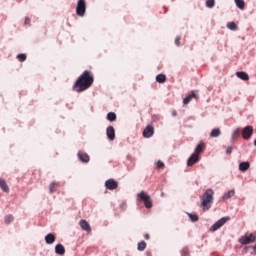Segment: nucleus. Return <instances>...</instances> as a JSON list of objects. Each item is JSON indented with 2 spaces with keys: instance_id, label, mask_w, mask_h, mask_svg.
<instances>
[{
  "instance_id": "nucleus-29",
  "label": "nucleus",
  "mask_w": 256,
  "mask_h": 256,
  "mask_svg": "<svg viewBox=\"0 0 256 256\" xmlns=\"http://www.w3.org/2000/svg\"><path fill=\"white\" fill-rule=\"evenodd\" d=\"M13 215L9 214V215H6L5 218H4V221L6 223V225H9V223H13Z\"/></svg>"
},
{
  "instance_id": "nucleus-35",
  "label": "nucleus",
  "mask_w": 256,
  "mask_h": 256,
  "mask_svg": "<svg viewBox=\"0 0 256 256\" xmlns=\"http://www.w3.org/2000/svg\"><path fill=\"white\" fill-rule=\"evenodd\" d=\"M182 256H189V248L182 249Z\"/></svg>"
},
{
  "instance_id": "nucleus-5",
  "label": "nucleus",
  "mask_w": 256,
  "mask_h": 256,
  "mask_svg": "<svg viewBox=\"0 0 256 256\" xmlns=\"http://www.w3.org/2000/svg\"><path fill=\"white\" fill-rule=\"evenodd\" d=\"M229 219H231L229 216L219 219L215 224L211 226L210 231L213 232V231H217L218 229H221V227H223V225H225V223H227Z\"/></svg>"
},
{
  "instance_id": "nucleus-26",
  "label": "nucleus",
  "mask_w": 256,
  "mask_h": 256,
  "mask_svg": "<svg viewBox=\"0 0 256 256\" xmlns=\"http://www.w3.org/2000/svg\"><path fill=\"white\" fill-rule=\"evenodd\" d=\"M219 135H221V129L219 128L213 129L210 133V137L212 138L219 137Z\"/></svg>"
},
{
  "instance_id": "nucleus-28",
  "label": "nucleus",
  "mask_w": 256,
  "mask_h": 256,
  "mask_svg": "<svg viewBox=\"0 0 256 256\" xmlns=\"http://www.w3.org/2000/svg\"><path fill=\"white\" fill-rule=\"evenodd\" d=\"M227 28L230 29V31H237L238 29L237 24H235V22H228Z\"/></svg>"
},
{
  "instance_id": "nucleus-21",
  "label": "nucleus",
  "mask_w": 256,
  "mask_h": 256,
  "mask_svg": "<svg viewBox=\"0 0 256 256\" xmlns=\"http://www.w3.org/2000/svg\"><path fill=\"white\" fill-rule=\"evenodd\" d=\"M249 167H251V164L249 162H241L239 164V170L242 172H245L249 169Z\"/></svg>"
},
{
  "instance_id": "nucleus-12",
  "label": "nucleus",
  "mask_w": 256,
  "mask_h": 256,
  "mask_svg": "<svg viewBox=\"0 0 256 256\" xmlns=\"http://www.w3.org/2000/svg\"><path fill=\"white\" fill-rule=\"evenodd\" d=\"M78 159L82 162V163H89L90 161V157L89 154H87L86 152L83 151H79L78 154Z\"/></svg>"
},
{
  "instance_id": "nucleus-4",
  "label": "nucleus",
  "mask_w": 256,
  "mask_h": 256,
  "mask_svg": "<svg viewBox=\"0 0 256 256\" xmlns=\"http://www.w3.org/2000/svg\"><path fill=\"white\" fill-rule=\"evenodd\" d=\"M87 11V2L85 0H78L76 7V14L79 17H85V12Z\"/></svg>"
},
{
  "instance_id": "nucleus-11",
  "label": "nucleus",
  "mask_w": 256,
  "mask_h": 256,
  "mask_svg": "<svg viewBox=\"0 0 256 256\" xmlns=\"http://www.w3.org/2000/svg\"><path fill=\"white\" fill-rule=\"evenodd\" d=\"M106 135L109 141H115V128L113 126H108L106 129Z\"/></svg>"
},
{
  "instance_id": "nucleus-17",
  "label": "nucleus",
  "mask_w": 256,
  "mask_h": 256,
  "mask_svg": "<svg viewBox=\"0 0 256 256\" xmlns=\"http://www.w3.org/2000/svg\"><path fill=\"white\" fill-rule=\"evenodd\" d=\"M236 77H238V79H241L242 81H249V74L244 71L236 72Z\"/></svg>"
},
{
  "instance_id": "nucleus-40",
  "label": "nucleus",
  "mask_w": 256,
  "mask_h": 256,
  "mask_svg": "<svg viewBox=\"0 0 256 256\" xmlns=\"http://www.w3.org/2000/svg\"><path fill=\"white\" fill-rule=\"evenodd\" d=\"M172 115H173V117H177V112L174 111V112L172 113Z\"/></svg>"
},
{
  "instance_id": "nucleus-6",
  "label": "nucleus",
  "mask_w": 256,
  "mask_h": 256,
  "mask_svg": "<svg viewBox=\"0 0 256 256\" xmlns=\"http://www.w3.org/2000/svg\"><path fill=\"white\" fill-rule=\"evenodd\" d=\"M229 219H231L229 216L219 219L215 224L211 226L210 231L213 232V231H217L218 229H221V227H223V225H225V223H227Z\"/></svg>"
},
{
  "instance_id": "nucleus-23",
  "label": "nucleus",
  "mask_w": 256,
  "mask_h": 256,
  "mask_svg": "<svg viewBox=\"0 0 256 256\" xmlns=\"http://www.w3.org/2000/svg\"><path fill=\"white\" fill-rule=\"evenodd\" d=\"M156 81L157 83H165V81H167V76H165V74H158L156 76Z\"/></svg>"
},
{
  "instance_id": "nucleus-27",
  "label": "nucleus",
  "mask_w": 256,
  "mask_h": 256,
  "mask_svg": "<svg viewBox=\"0 0 256 256\" xmlns=\"http://www.w3.org/2000/svg\"><path fill=\"white\" fill-rule=\"evenodd\" d=\"M235 195V190H230L228 191L224 196H223V201H227V199H231Z\"/></svg>"
},
{
  "instance_id": "nucleus-13",
  "label": "nucleus",
  "mask_w": 256,
  "mask_h": 256,
  "mask_svg": "<svg viewBox=\"0 0 256 256\" xmlns=\"http://www.w3.org/2000/svg\"><path fill=\"white\" fill-rule=\"evenodd\" d=\"M79 225L83 231H87V233H91V225L87 222V220H80Z\"/></svg>"
},
{
  "instance_id": "nucleus-33",
  "label": "nucleus",
  "mask_w": 256,
  "mask_h": 256,
  "mask_svg": "<svg viewBox=\"0 0 256 256\" xmlns=\"http://www.w3.org/2000/svg\"><path fill=\"white\" fill-rule=\"evenodd\" d=\"M17 59H18V61H20V63H23V61L27 60V55H25V54H18Z\"/></svg>"
},
{
  "instance_id": "nucleus-30",
  "label": "nucleus",
  "mask_w": 256,
  "mask_h": 256,
  "mask_svg": "<svg viewBox=\"0 0 256 256\" xmlns=\"http://www.w3.org/2000/svg\"><path fill=\"white\" fill-rule=\"evenodd\" d=\"M144 249H147V243L145 241H141L138 243V251H143Z\"/></svg>"
},
{
  "instance_id": "nucleus-18",
  "label": "nucleus",
  "mask_w": 256,
  "mask_h": 256,
  "mask_svg": "<svg viewBox=\"0 0 256 256\" xmlns=\"http://www.w3.org/2000/svg\"><path fill=\"white\" fill-rule=\"evenodd\" d=\"M0 189H2L4 193H9V185H7V182L3 178H0Z\"/></svg>"
},
{
  "instance_id": "nucleus-8",
  "label": "nucleus",
  "mask_w": 256,
  "mask_h": 256,
  "mask_svg": "<svg viewBox=\"0 0 256 256\" xmlns=\"http://www.w3.org/2000/svg\"><path fill=\"white\" fill-rule=\"evenodd\" d=\"M253 126H246L244 127V129L242 130V137L243 139L247 140V139H251V137L253 136Z\"/></svg>"
},
{
  "instance_id": "nucleus-10",
  "label": "nucleus",
  "mask_w": 256,
  "mask_h": 256,
  "mask_svg": "<svg viewBox=\"0 0 256 256\" xmlns=\"http://www.w3.org/2000/svg\"><path fill=\"white\" fill-rule=\"evenodd\" d=\"M153 133H155V128L151 125H148L143 131V137L149 139V137H153Z\"/></svg>"
},
{
  "instance_id": "nucleus-1",
  "label": "nucleus",
  "mask_w": 256,
  "mask_h": 256,
  "mask_svg": "<svg viewBox=\"0 0 256 256\" xmlns=\"http://www.w3.org/2000/svg\"><path fill=\"white\" fill-rule=\"evenodd\" d=\"M93 81V74H91L90 71L85 70L75 82L73 89L77 93H82V91H87V89L93 85Z\"/></svg>"
},
{
  "instance_id": "nucleus-3",
  "label": "nucleus",
  "mask_w": 256,
  "mask_h": 256,
  "mask_svg": "<svg viewBox=\"0 0 256 256\" xmlns=\"http://www.w3.org/2000/svg\"><path fill=\"white\" fill-rule=\"evenodd\" d=\"M137 199H138V201H141L142 203H144L146 209H151V207H153V202L151 201V196H149L147 193H145V191H141L137 195Z\"/></svg>"
},
{
  "instance_id": "nucleus-16",
  "label": "nucleus",
  "mask_w": 256,
  "mask_h": 256,
  "mask_svg": "<svg viewBox=\"0 0 256 256\" xmlns=\"http://www.w3.org/2000/svg\"><path fill=\"white\" fill-rule=\"evenodd\" d=\"M203 151H205V143L200 142V143L197 145L194 154H195V155H198V157H199V155H201V153H203Z\"/></svg>"
},
{
  "instance_id": "nucleus-7",
  "label": "nucleus",
  "mask_w": 256,
  "mask_h": 256,
  "mask_svg": "<svg viewBox=\"0 0 256 256\" xmlns=\"http://www.w3.org/2000/svg\"><path fill=\"white\" fill-rule=\"evenodd\" d=\"M256 241V237L253 234H250L249 236H242L239 239V243H241V245H249L250 243H255Z\"/></svg>"
},
{
  "instance_id": "nucleus-2",
  "label": "nucleus",
  "mask_w": 256,
  "mask_h": 256,
  "mask_svg": "<svg viewBox=\"0 0 256 256\" xmlns=\"http://www.w3.org/2000/svg\"><path fill=\"white\" fill-rule=\"evenodd\" d=\"M213 195H215L213 189H207L200 197L201 208L203 211H209V209H211L214 201Z\"/></svg>"
},
{
  "instance_id": "nucleus-38",
  "label": "nucleus",
  "mask_w": 256,
  "mask_h": 256,
  "mask_svg": "<svg viewBox=\"0 0 256 256\" xmlns=\"http://www.w3.org/2000/svg\"><path fill=\"white\" fill-rule=\"evenodd\" d=\"M24 24L25 25H31V19L29 17H26L25 21H24Z\"/></svg>"
},
{
  "instance_id": "nucleus-39",
  "label": "nucleus",
  "mask_w": 256,
  "mask_h": 256,
  "mask_svg": "<svg viewBox=\"0 0 256 256\" xmlns=\"http://www.w3.org/2000/svg\"><path fill=\"white\" fill-rule=\"evenodd\" d=\"M144 238L147 239V240H149V234H145V235H144Z\"/></svg>"
},
{
  "instance_id": "nucleus-19",
  "label": "nucleus",
  "mask_w": 256,
  "mask_h": 256,
  "mask_svg": "<svg viewBox=\"0 0 256 256\" xmlns=\"http://www.w3.org/2000/svg\"><path fill=\"white\" fill-rule=\"evenodd\" d=\"M55 254L65 255V247L63 246V244H58L55 246Z\"/></svg>"
},
{
  "instance_id": "nucleus-9",
  "label": "nucleus",
  "mask_w": 256,
  "mask_h": 256,
  "mask_svg": "<svg viewBox=\"0 0 256 256\" xmlns=\"http://www.w3.org/2000/svg\"><path fill=\"white\" fill-rule=\"evenodd\" d=\"M106 189H109L110 191H113L119 187V183L115 181L114 179H109L105 182Z\"/></svg>"
},
{
  "instance_id": "nucleus-32",
  "label": "nucleus",
  "mask_w": 256,
  "mask_h": 256,
  "mask_svg": "<svg viewBox=\"0 0 256 256\" xmlns=\"http://www.w3.org/2000/svg\"><path fill=\"white\" fill-rule=\"evenodd\" d=\"M206 7H208L209 9H213V7H215V0H207Z\"/></svg>"
},
{
  "instance_id": "nucleus-37",
  "label": "nucleus",
  "mask_w": 256,
  "mask_h": 256,
  "mask_svg": "<svg viewBox=\"0 0 256 256\" xmlns=\"http://www.w3.org/2000/svg\"><path fill=\"white\" fill-rule=\"evenodd\" d=\"M226 153H227V155H231V153H233V147H232V146H229V147L226 149Z\"/></svg>"
},
{
  "instance_id": "nucleus-22",
  "label": "nucleus",
  "mask_w": 256,
  "mask_h": 256,
  "mask_svg": "<svg viewBox=\"0 0 256 256\" xmlns=\"http://www.w3.org/2000/svg\"><path fill=\"white\" fill-rule=\"evenodd\" d=\"M57 189H59V182H55V181L52 182L49 187L50 193H55V191H57Z\"/></svg>"
},
{
  "instance_id": "nucleus-31",
  "label": "nucleus",
  "mask_w": 256,
  "mask_h": 256,
  "mask_svg": "<svg viewBox=\"0 0 256 256\" xmlns=\"http://www.w3.org/2000/svg\"><path fill=\"white\" fill-rule=\"evenodd\" d=\"M188 216L190 217V220H191L193 223H197V221H199V216L196 215V214H188Z\"/></svg>"
},
{
  "instance_id": "nucleus-24",
  "label": "nucleus",
  "mask_w": 256,
  "mask_h": 256,
  "mask_svg": "<svg viewBox=\"0 0 256 256\" xmlns=\"http://www.w3.org/2000/svg\"><path fill=\"white\" fill-rule=\"evenodd\" d=\"M234 1L238 9H241V11L245 9V0H234Z\"/></svg>"
},
{
  "instance_id": "nucleus-25",
  "label": "nucleus",
  "mask_w": 256,
  "mask_h": 256,
  "mask_svg": "<svg viewBox=\"0 0 256 256\" xmlns=\"http://www.w3.org/2000/svg\"><path fill=\"white\" fill-rule=\"evenodd\" d=\"M107 120L110 122L117 121V114H115L114 112H109L107 114Z\"/></svg>"
},
{
  "instance_id": "nucleus-20",
  "label": "nucleus",
  "mask_w": 256,
  "mask_h": 256,
  "mask_svg": "<svg viewBox=\"0 0 256 256\" xmlns=\"http://www.w3.org/2000/svg\"><path fill=\"white\" fill-rule=\"evenodd\" d=\"M45 241H46L47 245H53V243H55V236L50 233L45 236Z\"/></svg>"
},
{
  "instance_id": "nucleus-15",
  "label": "nucleus",
  "mask_w": 256,
  "mask_h": 256,
  "mask_svg": "<svg viewBox=\"0 0 256 256\" xmlns=\"http://www.w3.org/2000/svg\"><path fill=\"white\" fill-rule=\"evenodd\" d=\"M191 99H197V94H195V91H192L190 95L184 98L183 104L189 105V103L191 102Z\"/></svg>"
},
{
  "instance_id": "nucleus-14",
  "label": "nucleus",
  "mask_w": 256,
  "mask_h": 256,
  "mask_svg": "<svg viewBox=\"0 0 256 256\" xmlns=\"http://www.w3.org/2000/svg\"><path fill=\"white\" fill-rule=\"evenodd\" d=\"M198 161H199V156L194 153L188 159L187 165H188V167H193V165H195V163H197Z\"/></svg>"
},
{
  "instance_id": "nucleus-36",
  "label": "nucleus",
  "mask_w": 256,
  "mask_h": 256,
  "mask_svg": "<svg viewBox=\"0 0 256 256\" xmlns=\"http://www.w3.org/2000/svg\"><path fill=\"white\" fill-rule=\"evenodd\" d=\"M175 45H177V47H179V45H181V37H177L176 39H175Z\"/></svg>"
},
{
  "instance_id": "nucleus-34",
  "label": "nucleus",
  "mask_w": 256,
  "mask_h": 256,
  "mask_svg": "<svg viewBox=\"0 0 256 256\" xmlns=\"http://www.w3.org/2000/svg\"><path fill=\"white\" fill-rule=\"evenodd\" d=\"M156 167L157 169H163V167H165V163H163L162 161H158Z\"/></svg>"
}]
</instances>
